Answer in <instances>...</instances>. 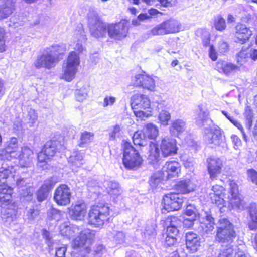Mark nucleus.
<instances>
[{
  "mask_svg": "<svg viewBox=\"0 0 257 257\" xmlns=\"http://www.w3.org/2000/svg\"><path fill=\"white\" fill-rule=\"evenodd\" d=\"M47 49L51 50V52L56 56L57 59H58L59 55L62 54L66 50L65 45L62 43L54 44L47 47Z\"/></svg>",
  "mask_w": 257,
  "mask_h": 257,
  "instance_id": "09e8293b",
  "label": "nucleus"
},
{
  "mask_svg": "<svg viewBox=\"0 0 257 257\" xmlns=\"http://www.w3.org/2000/svg\"><path fill=\"white\" fill-rule=\"evenodd\" d=\"M14 10V2L12 0H6L0 6V20L9 17L12 14Z\"/></svg>",
  "mask_w": 257,
  "mask_h": 257,
  "instance_id": "72a5a7b5",
  "label": "nucleus"
},
{
  "mask_svg": "<svg viewBox=\"0 0 257 257\" xmlns=\"http://www.w3.org/2000/svg\"><path fill=\"white\" fill-rule=\"evenodd\" d=\"M131 106L133 110L146 109L150 108L151 102L148 96L141 94H135L131 98Z\"/></svg>",
  "mask_w": 257,
  "mask_h": 257,
  "instance_id": "6ab92c4d",
  "label": "nucleus"
},
{
  "mask_svg": "<svg viewBox=\"0 0 257 257\" xmlns=\"http://www.w3.org/2000/svg\"><path fill=\"white\" fill-rule=\"evenodd\" d=\"M180 171V164L176 161L167 162L163 166L161 173L166 179L178 176Z\"/></svg>",
  "mask_w": 257,
  "mask_h": 257,
  "instance_id": "a211bd4d",
  "label": "nucleus"
},
{
  "mask_svg": "<svg viewBox=\"0 0 257 257\" xmlns=\"http://www.w3.org/2000/svg\"><path fill=\"white\" fill-rule=\"evenodd\" d=\"M121 131L120 127L119 125H115L109 133L110 139L111 140H114L116 137H119L121 136Z\"/></svg>",
  "mask_w": 257,
  "mask_h": 257,
  "instance_id": "e2e57ef3",
  "label": "nucleus"
},
{
  "mask_svg": "<svg viewBox=\"0 0 257 257\" xmlns=\"http://www.w3.org/2000/svg\"><path fill=\"white\" fill-rule=\"evenodd\" d=\"M109 208L107 205L99 204L91 207L88 213V223L95 227L102 226L108 220Z\"/></svg>",
  "mask_w": 257,
  "mask_h": 257,
  "instance_id": "39448f33",
  "label": "nucleus"
},
{
  "mask_svg": "<svg viewBox=\"0 0 257 257\" xmlns=\"http://www.w3.org/2000/svg\"><path fill=\"white\" fill-rule=\"evenodd\" d=\"M248 178L253 183L257 185V172L253 169H249L247 171Z\"/></svg>",
  "mask_w": 257,
  "mask_h": 257,
  "instance_id": "774afa93",
  "label": "nucleus"
},
{
  "mask_svg": "<svg viewBox=\"0 0 257 257\" xmlns=\"http://www.w3.org/2000/svg\"><path fill=\"white\" fill-rule=\"evenodd\" d=\"M148 138L144 134V131H137L133 135V143L136 145L140 146H145L147 144Z\"/></svg>",
  "mask_w": 257,
  "mask_h": 257,
  "instance_id": "4c0bfd02",
  "label": "nucleus"
},
{
  "mask_svg": "<svg viewBox=\"0 0 257 257\" xmlns=\"http://www.w3.org/2000/svg\"><path fill=\"white\" fill-rule=\"evenodd\" d=\"M94 134L90 132H84L82 133L79 143V146L84 147L85 145L87 144L92 141L93 140Z\"/></svg>",
  "mask_w": 257,
  "mask_h": 257,
  "instance_id": "3c124183",
  "label": "nucleus"
},
{
  "mask_svg": "<svg viewBox=\"0 0 257 257\" xmlns=\"http://www.w3.org/2000/svg\"><path fill=\"white\" fill-rule=\"evenodd\" d=\"M60 146V142L57 140H50L47 141L44 147V151L47 153L48 156L53 157L58 151Z\"/></svg>",
  "mask_w": 257,
  "mask_h": 257,
  "instance_id": "c9c22d12",
  "label": "nucleus"
},
{
  "mask_svg": "<svg viewBox=\"0 0 257 257\" xmlns=\"http://www.w3.org/2000/svg\"><path fill=\"white\" fill-rule=\"evenodd\" d=\"M204 134V139L211 148L219 146L222 141L221 130L214 124L206 128Z\"/></svg>",
  "mask_w": 257,
  "mask_h": 257,
  "instance_id": "9d476101",
  "label": "nucleus"
},
{
  "mask_svg": "<svg viewBox=\"0 0 257 257\" xmlns=\"http://www.w3.org/2000/svg\"><path fill=\"white\" fill-rule=\"evenodd\" d=\"M125 235L122 231L116 232L114 236V241L117 244H121L125 240Z\"/></svg>",
  "mask_w": 257,
  "mask_h": 257,
  "instance_id": "338daca9",
  "label": "nucleus"
},
{
  "mask_svg": "<svg viewBox=\"0 0 257 257\" xmlns=\"http://www.w3.org/2000/svg\"><path fill=\"white\" fill-rule=\"evenodd\" d=\"M214 26L215 28L219 31H222L226 28L225 19L221 15H217L214 19Z\"/></svg>",
  "mask_w": 257,
  "mask_h": 257,
  "instance_id": "603ef678",
  "label": "nucleus"
},
{
  "mask_svg": "<svg viewBox=\"0 0 257 257\" xmlns=\"http://www.w3.org/2000/svg\"><path fill=\"white\" fill-rule=\"evenodd\" d=\"M207 168L210 178L213 180L216 179L219 175L223 167L221 159L216 157H210L206 160Z\"/></svg>",
  "mask_w": 257,
  "mask_h": 257,
  "instance_id": "2eb2a0df",
  "label": "nucleus"
},
{
  "mask_svg": "<svg viewBox=\"0 0 257 257\" xmlns=\"http://www.w3.org/2000/svg\"><path fill=\"white\" fill-rule=\"evenodd\" d=\"M168 221L170 222L169 226L175 227L178 229L181 227L182 224L181 220L175 216H171L170 218H168L167 222Z\"/></svg>",
  "mask_w": 257,
  "mask_h": 257,
  "instance_id": "0e129e2a",
  "label": "nucleus"
},
{
  "mask_svg": "<svg viewBox=\"0 0 257 257\" xmlns=\"http://www.w3.org/2000/svg\"><path fill=\"white\" fill-rule=\"evenodd\" d=\"M18 141L17 138L12 137L7 142L5 150L0 151L1 159L9 160L17 158L19 156Z\"/></svg>",
  "mask_w": 257,
  "mask_h": 257,
  "instance_id": "f8f14e48",
  "label": "nucleus"
},
{
  "mask_svg": "<svg viewBox=\"0 0 257 257\" xmlns=\"http://www.w3.org/2000/svg\"><path fill=\"white\" fill-rule=\"evenodd\" d=\"M80 64L79 55L75 51L70 52L66 60L63 63L61 79L67 82L72 81L78 72Z\"/></svg>",
  "mask_w": 257,
  "mask_h": 257,
  "instance_id": "f03ea898",
  "label": "nucleus"
},
{
  "mask_svg": "<svg viewBox=\"0 0 257 257\" xmlns=\"http://www.w3.org/2000/svg\"><path fill=\"white\" fill-rule=\"evenodd\" d=\"M68 162L72 167H80L83 164V155L81 152L74 151L68 158Z\"/></svg>",
  "mask_w": 257,
  "mask_h": 257,
  "instance_id": "e433bc0d",
  "label": "nucleus"
},
{
  "mask_svg": "<svg viewBox=\"0 0 257 257\" xmlns=\"http://www.w3.org/2000/svg\"><path fill=\"white\" fill-rule=\"evenodd\" d=\"M217 228L216 239L223 247L217 257H232V243L236 237L233 225L226 218H223L219 219Z\"/></svg>",
  "mask_w": 257,
  "mask_h": 257,
  "instance_id": "f257e3e1",
  "label": "nucleus"
},
{
  "mask_svg": "<svg viewBox=\"0 0 257 257\" xmlns=\"http://www.w3.org/2000/svg\"><path fill=\"white\" fill-rule=\"evenodd\" d=\"M122 162L126 168L133 170L138 169L142 163V157L129 142H125L123 144Z\"/></svg>",
  "mask_w": 257,
  "mask_h": 257,
  "instance_id": "7ed1b4c3",
  "label": "nucleus"
},
{
  "mask_svg": "<svg viewBox=\"0 0 257 257\" xmlns=\"http://www.w3.org/2000/svg\"><path fill=\"white\" fill-rule=\"evenodd\" d=\"M116 98L112 96H106L104 98L102 106L104 107L112 106L116 102Z\"/></svg>",
  "mask_w": 257,
  "mask_h": 257,
  "instance_id": "69168bd1",
  "label": "nucleus"
},
{
  "mask_svg": "<svg viewBox=\"0 0 257 257\" xmlns=\"http://www.w3.org/2000/svg\"><path fill=\"white\" fill-rule=\"evenodd\" d=\"M214 229V218L207 212L205 213V216L200 222V231L203 234H212Z\"/></svg>",
  "mask_w": 257,
  "mask_h": 257,
  "instance_id": "bb28decb",
  "label": "nucleus"
},
{
  "mask_svg": "<svg viewBox=\"0 0 257 257\" xmlns=\"http://www.w3.org/2000/svg\"><path fill=\"white\" fill-rule=\"evenodd\" d=\"M149 158L153 161H158L160 157V150L158 145L151 142L149 144Z\"/></svg>",
  "mask_w": 257,
  "mask_h": 257,
  "instance_id": "49530a36",
  "label": "nucleus"
},
{
  "mask_svg": "<svg viewBox=\"0 0 257 257\" xmlns=\"http://www.w3.org/2000/svg\"><path fill=\"white\" fill-rule=\"evenodd\" d=\"M132 82L136 86H141L150 91L154 90L155 83L154 79L145 72L136 74L132 78Z\"/></svg>",
  "mask_w": 257,
  "mask_h": 257,
  "instance_id": "ddd939ff",
  "label": "nucleus"
},
{
  "mask_svg": "<svg viewBox=\"0 0 257 257\" xmlns=\"http://www.w3.org/2000/svg\"><path fill=\"white\" fill-rule=\"evenodd\" d=\"M42 235L45 239L46 243L49 247V250H52L53 249L54 241L52 239V236L51 235L50 233L46 230L43 229Z\"/></svg>",
  "mask_w": 257,
  "mask_h": 257,
  "instance_id": "6e6d98bb",
  "label": "nucleus"
},
{
  "mask_svg": "<svg viewBox=\"0 0 257 257\" xmlns=\"http://www.w3.org/2000/svg\"><path fill=\"white\" fill-rule=\"evenodd\" d=\"M235 41L241 44L247 41L252 35V31L245 25L238 23L234 27Z\"/></svg>",
  "mask_w": 257,
  "mask_h": 257,
  "instance_id": "dca6fc26",
  "label": "nucleus"
},
{
  "mask_svg": "<svg viewBox=\"0 0 257 257\" xmlns=\"http://www.w3.org/2000/svg\"><path fill=\"white\" fill-rule=\"evenodd\" d=\"M87 19L90 33L94 37H103L108 33V24L100 20L95 10L89 9L87 14Z\"/></svg>",
  "mask_w": 257,
  "mask_h": 257,
  "instance_id": "20e7f679",
  "label": "nucleus"
},
{
  "mask_svg": "<svg viewBox=\"0 0 257 257\" xmlns=\"http://www.w3.org/2000/svg\"><path fill=\"white\" fill-rule=\"evenodd\" d=\"M74 35L76 36V38L78 39V42L74 47V49L76 51H78L79 53H81L83 51L84 49L82 42H84L86 40V37L84 34V31L81 25L78 26Z\"/></svg>",
  "mask_w": 257,
  "mask_h": 257,
  "instance_id": "f704fd0d",
  "label": "nucleus"
},
{
  "mask_svg": "<svg viewBox=\"0 0 257 257\" xmlns=\"http://www.w3.org/2000/svg\"><path fill=\"white\" fill-rule=\"evenodd\" d=\"M165 178L163 177L161 172H156L151 176L149 180L150 185L153 189L156 188L160 186L162 181Z\"/></svg>",
  "mask_w": 257,
  "mask_h": 257,
  "instance_id": "a18cd8bd",
  "label": "nucleus"
},
{
  "mask_svg": "<svg viewBox=\"0 0 257 257\" xmlns=\"http://www.w3.org/2000/svg\"><path fill=\"white\" fill-rule=\"evenodd\" d=\"M71 193L69 187L65 184L60 185L55 190L54 200L57 204L67 205L70 202Z\"/></svg>",
  "mask_w": 257,
  "mask_h": 257,
  "instance_id": "4468645a",
  "label": "nucleus"
},
{
  "mask_svg": "<svg viewBox=\"0 0 257 257\" xmlns=\"http://www.w3.org/2000/svg\"><path fill=\"white\" fill-rule=\"evenodd\" d=\"M186 129V122L183 119H177L172 122L170 131L172 135L178 136L183 133Z\"/></svg>",
  "mask_w": 257,
  "mask_h": 257,
  "instance_id": "473e14b6",
  "label": "nucleus"
},
{
  "mask_svg": "<svg viewBox=\"0 0 257 257\" xmlns=\"http://www.w3.org/2000/svg\"><path fill=\"white\" fill-rule=\"evenodd\" d=\"M222 113L235 126L242 134L243 138L245 141H247V136L245 134L243 127L241 124L237 119L231 116L229 114L224 110L221 111Z\"/></svg>",
  "mask_w": 257,
  "mask_h": 257,
  "instance_id": "c03bdc74",
  "label": "nucleus"
},
{
  "mask_svg": "<svg viewBox=\"0 0 257 257\" xmlns=\"http://www.w3.org/2000/svg\"><path fill=\"white\" fill-rule=\"evenodd\" d=\"M103 186L105 191L110 197L115 199L122 193V190L119 184L115 181L106 180L104 182Z\"/></svg>",
  "mask_w": 257,
  "mask_h": 257,
  "instance_id": "393cba45",
  "label": "nucleus"
},
{
  "mask_svg": "<svg viewBox=\"0 0 257 257\" xmlns=\"http://www.w3.org/2000/svg\"><path fill=\"white\" fill-rule=\"evenodd\" d=\"M229 203L233 209L243 210L245 208V201L241 199L239 195L236 196H230Z\"/></svg>",
  "mask_w": 257,
  "mask_h": 257,
  "instance_id": "a19ab883",
  "label": "nucleus"
},
{
  "mask_svg": "<svg viewBox=\"0 0 257 257\" xmlns=\"http://www.w3.org/2000/svg\"><path fill=\"white\" fill-rule=\"evenodd\" d=\"M87 185L88 190L94 193L98 194H100L102 193L101 191L103 190V189L100 186L99 183L94 179L89 180Z\"/></svg>",
  "mask_w": 257,
  "mask_h": 257,
  "instance_id": "8fccbe9b",
  "label": "nucleus"
},
{
  "mask_svg": "<svg viewBox=\"0 0 257 257\" xmlns=\"http://www.w3.org/2000/svg\"><path fill=\"white\" fill-rule=\"evenodd\" d=\"M2 208L1 215L3 220L7 224H10L14 219L16 218V211L15 207L7 206L6 207H1Z\"/></svg>",
  "mask_w": 257,
  "mask_h": 257,
  "instance_id": "c756f323",
  "label": "nucleus"
},
{
  "mask_svg": "<svg viewBox=\"0 0 257 257\" xmlns=\"http://www.w3.org/2000/svg\"><path fill=\"white\" fill-rule=\"evenodd\" d=\"M224 188L220 185H216L212 186L209 196L212 203L216 204L218 207L224 206V200L223 191Z\"/></svg>",
  "mask_w": 257,
  "mask_h": 257,
  "instance_id": "aec40b11",
  "label": "nucleus"
},
{
  "mask_svg": "<svg viewBox=\"0 0 257 257\" xmlns=\"http://www.w3.org/2000/svg\"><path fill=\"white\" fill-rule=\"evenodd\" d=\"M171 118V115L169 112L166 110H162L159 115V119L161 124L167 125Z\"/></svg>",
  "mask_w": 257,
  "mask_h": 257,
  "instance_id": "052dcab7",
  "label": "nucleus"
},
{
  "mask_svg": "<svg viewBox=\"0 0 257 257\" xmlns=\"http://www.w3.org/2000/svg\"><path fill=\"white\" fill-rule=\"evenodd\" d=\"M13 167L11 166H7V164H2L0 168V185L6 184V179L12 173L11 169Z\"/></svg>",
  "mask_w": 257,
  "mask_h": 257,
  "instance_id": "79ce46f5",
  "label": "nucleus"
},
{
  "mask_svg": "<svg viewBox=\"0 0 257 257\" xmlns=\"http://www.w3.org/2000/svg\"><path fill=\"white\" fill-rule=\"evenodd\" d=\"M46 152L42 149V151L38 154V163L37 166L42 169H46L48 168V161L50 158V156H48Z\"/></svg>",
  "mask_w": 257,
  "mask_h": 257,
  "instance_id": "58836bf2",
  "label": "nucleus"
},
{
  "mask_svg": "<svg viewBox=\"0 0 257 257\" xmlns=\"http://www.w3.org/2000/svg\"><path fill=\"white\" fill-rule=\"evenodd\" d=\"M19 191L21 197L26 201H30L32 199L34 189L31 186H28L26 188H22Z\"/></svg>",
  "mask_w": 257,
  "mask_h": 257,
  "instance_id": "de8ad7c7",
  "label": "nucleus"
},
{
  "mask_svg": "<svg viewBox=\"0 0 257 257\" xmlns=\"http://www.w3.org/2000/svg\"><path fill=\"white\" fill-rule=\"evenodd\" d=\"M12 193V187L7 184L0 185V207H13V204H11Z\"/></svg>",
  "mask_w": 257,
  "mask_h": 257,
  "instance_id": "5701e85b",
  "label": "nucleus"
},
{
  "mask_svg": "<svg viewBox=\"0 0 257 257\" xmlns=\"http://www.w3.org/2000/svg\"><path fill=\"white\" fill-rule=\"evenodd\" d=\"M196 187V184L190 179L181 180L175 185V189L180 194H186L193 191Z\"/></svg>",
  "mask_w": 257,
  "mask_h": 257,
  "instance_id": "c85d7f7f",
  "label": "nucleus"
},
{
  "mask_svg": "<svg viewBox=\"0 0 257 257\" xmlns=\"http://www.w3.org/2000/svg\"><path fill=\"white\" fill-rule=\"evenodd\" d=\"M79 228L76 225H68L67 224H63L60 226V231L62 236L65 237L70 240L76 234L79 232Z\"/></svg>",
  "mask_w": 257,
  "mask_h": 257,
  "instance_id": "7c9ffc66",
  "label": "nucleus"
},
{
  "mask_svg": "<svg viewBox=\"0 0 257 257\" xmlns=\"http://www.w3.org/2000/svg\"><path fill=\"white\" fill-rule=\"evenodd\" d=\"M156 234V231L154 225L150 226H147L145 231L143 232V236L144 238L147 240H150L154 238Z\"/></svg>",
  "mask_w": 257,
  "mask_h": 257,
  "instance_id": "5fc2aeb1",
  "label": "nucleus"
},
{
  "mask_svg": "<svg viewBox=\"0 0 257 257\" xmlns=\"http://www.w3.org/2000/svg\"><path fill=\"white\" fill-rule=\"evenodd\" d=\"M94 237V234L92 231L88 229H84L81 231L79 235L73 241V247L84 248L88 252Z\"/></svg>",
  "mask_w": 257,
  "mask_h": 257,
  "instance_id": "9b49d317",
  "label": "nucleus"
},
{
  "mask_svg": "<svg viewBox=\"0 0 257 257\" xmlns=\"http://www.w3.org/2000/svg\"><path fill=\"white\" fill-rule=\"evenodd\" d=\"M51 52V50L46 48L37 56L34 62L36 68H45L49 69L55 66L59 59Z\"/></svg>",
  "mask_w": 257,
  "mask_h": 257,
  "instance_id": "6e6552de",
  "label": "nucleus"
},
{
  "mask_svg": "<svg viewBox=\"0 0 257 257\" xmlns=\"http://www.w3.org/2000/svg\"><path fill=\"white\" fill-rule=\"evenodd\" d=\"M87 213V207L84 203L72 205L69 214L71 218L75 220H82Z\"/></svg>",
  "mask_w": 257,
  "mask_h": 257,
  "instance_id": "a878e982",
  "label": "nucleus"
},
{
  "mask_svg": "<svg viewBox=\"0 0 257 257\" xmlns=\"http://www.w3.org/2000/svg\"><path fill=\"white\" fill-rule=\"evenodd\" d=\"M216 69L219 72H223L225 74H229L235 72L238 67L232 63L225 61L219 60L216 64Z\"/></svg>",
  "mask_w": 257,
  "mask_h": 257,
  "instance_id": "2f4dec72",
  "label": "nucleus"
},
{
  "mask_svg": "<svg viewBox=\"0 0 257 257\" xmlns=\"http://www.w3.org/2000/svg\"><path fill=\"white\" fill-rule=\"evenodd\" d=\"M241 21L249 25H255L257 24V16L255 15L246 14L242 17Z\"/></svg>",
  "mask_w": 257,
  "mask_h": 257,
  "instance_id": "4d7b16f0",
  "label": "nucleus"
},
{
  "mask_svg": "<svg viewBox=\"0 0 257 257\" xmlns=\"http://www.w3.org/2000/svg\"><path fill=\"white\" fill-rule=\"evenodd\" d=\"M187 249L191 252H196L201 245L200 238L197 234L189 231L186 234Z\"/></svg>",
  "mask_w": 257,
  "mask_h": 257,
  "instance_id": "412c9836",
  "label": "nucleus"
},
{
  "mask_svg": "<svg viewBox=\"0 0 257 257\" xmlns=\"http://www.w3.org/2000/svg\"><path fill=\"white\" fill-rule=\"evenodd\" d=\"M185 214L191 218H196L198 212L194 205L189 204L186 208Z\"/></svg>",
  "mask_w": 257,
  "mask_h": 257,
  "instance_id": "bf43d9fd",
  "label": "nucleus"
},
{
  "mask_svg": "<svg viewBox=\"0 0 257 257\" xmlns=\"http://www.w3.org/2000/svg\"><path fill=\"white\" fill-rule=\"evenodd\" d=\"M183 197L180 193H170L164 196L162 200L163 213L179 210L183 203Z\"/></svg>",
  "mask_w": 257,
  "mask_h": 257,
  "instance_id": "423d86ee",
  "label": "nucleus"
},
{
  "mask_svg": "<svg viewBox=\"0 0 257 257\" xmlns=\"http://www.w3.org/2000/svg\"><path fill=\"white\" fill-rule=\"evenodd\" d=\"M88 89L86 87L77 89L75 91V97L77 101H82L86 98L88 95Z\"/></svg>",
  "mask_w": 257,
  "mask_h": 257,
  "instance_id": "864d4df0",
  "label": "nucleus"
},
{
  "mask_svg": "<svg viewBox=\"0 0 257 257\" xmlns=\"http://www.w3.org/2000/svg\"><path fill=\"white\" fill-rule=\"evenodd\" d=\"M208 112L203 104L198 106L196 110V122L198 125L205 126V123L209 126L213 124L212 120L209 118Z\"/></svg>",
  "mask_w": 257,
  "mask_h": 257,
  "instance_id": "4be33fe9",
  "label": "nucleus"
},
{
  "mask_svg": "<svg viewBox=\"0 0 257 257\" xmlns=\"http://www.w3.org/2000/svg\"><path fill=\"white\" fill-rule=\"evenodd\" d=\"M128 32V26L125 21L108 24V35L111 39L116 40H122L126 37Z\"/></svg>",
  "mask_w": 257,
  "mask_h": 257,
  "instance_id": "1a4fd4ad",
  "label": "nucleus"
},
{
  "mask_svg": "<svg viewBox=\"0 0 257 257\" xmlns=\"http://www.w3.org/2000/svg\"><path fill=\"white\" fill-rule=\"evenodd\" d=\"M31 180L28 178H19L16 180V185L19 190L31 186Z\"/></svg>",
  "mask_w": 257,
  "mask_h": 257,
  "instance_id": "680f3d73",
  "label": "nucleus"
},
{
  "mask_svg": "<svg viewBox=\"0 0 257 257\" xmlns=\"http://www.w3.org/2000/svg\"><path fill=\"white\" fill-rule=\"evenodd\" d=\"M180 24L176 20L170 19L157 25L151 31L148 32V35L155 36L174 33L179 32Z\"/></svg>",
  "mask_w": 257,
  "mask_h": 257,
  "instance_id": "0eeeda50",
  "label": "nucleus"
},
{
  "mask_svg": "<svg viewBox=\"0 0 257 257\" xmlns=\"http://www.w3.org/2000/svg\"><path fill=\"white\" fill-rule=\"evenodd\" d=\"M56 181L53 178H50L44 181L43 185L37 193V199L41 202L46 199L49 192L53 188Z\"/></svg>",
  "mask_w": 257,
  "mask_h": 257,
  "instance_id": "b1692460",
  "label": "nucleus"
},
{
  "mask_svg": "<svg viewBox=\"0 0 257 257\" xmlns=\"http://www.w3.org/2000/svg\"><path fill=\"white\" fill-rule=\"evenodd\" d=\"M143 131L148 139H154L158 135V129L157 127L152 123H149L145 125Z\"/></svg>",
  "mask_w": 257,
  "mask_h": 257,
  "instance_id": "37998d69",
  "label": "nucleus"
},
{
  "mask_svg": "<svg viewBox=\"0 0 257 257\" xmlns=\"http://www.w3.org/2000/svg\"><path fill=\"white\" fill-rule=\"evenodd\" d=\"M19 158L20 164L22 167H28L31 164L32 160L33 152L27 146L22 147L21 151H19Z\"/></svg>",
  "mask_w": 257,
  "mask_h": 257,
  "instance_id": "cd10ccee",
  "label": "nucleus"
},
{
  "mask_svg": "<svg viewBox=\"0 0 257 257\" xmlns=\"http://www.w3.org/2000/svg\"><path fill=\"white\" fill-rule=\"evenodd\" d=\"M244 117L246 118V127L249 130L252 126L253 115L251 110L248 107L245 109Z\"/></svg>",
  "mask_w": 257,
  "mask_h": 257,
  "instance_id": "13d9d810",
  "label": "nucleus"
},
{
  "mask_svg": "<svg viewBox=\"0 0 257 257\" xmlns=\"http://www.w3.org/2000/svg\"><path fill=\"white\" fill-rule=\"evenodd\" d=\"M176 140L170 137H165L162 139L160 148L164 157L176 154L177 147Z\"/></svg>",
  "mask_w": 257,
  "mask_h": 257,
  "instance_id": "f3484780",
  "label": "nucleus"
},
{
  "mask_svg": "<svg viewBox=\"0 0 257 257\" xmlns=\"http://www.w3.org/2000/svg\"><path fill=\"white\" fill-rule=\"evenodd\" d=\"M250 221L248 223L249 228L251 230L257 229V206L252 205L249 210Z\"/></svg>",
  "mask_w": 257,
  "mask_h": 257,
  "instance_id": "ea45409f",
  "label": "nucleus"
}]
</instances>
